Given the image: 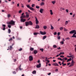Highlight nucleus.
Here are the masks:
<instances>
[{
    "instance_id": "79ce46f5",
    "label": "nucleus",
    "mask_w": 76,
    "mask_h": 76,
    "mask_svg": "<svg viewBox=\"0 0 76 76\" xmlns=\"http://www.w3.org/2000/svg\"><path fill=\"white\" fill-rule=\"evenodd\" d=\"M36 9H39V7L36 6Z\"/></svg>"
},
{
    "instance_id": "2f4dec72",
    "label": "nucleus",
    "mask_w": 76,
    "mask_h": 76,
    "mask_svg": "<svg viewBox=\"0 0 76 76\" xmlns=\"http://www.w3.org/2000/svg\"><path fill=\"white\" fill-rule=\"evenodd\" d=\"M10 16H11V15H10V14H9L8 15H7L8 18H10Z\"/></svg>"
},
{
    "instance_id": "7ed1b4c3",
    "label": "nucleus",
    "mask_w": 76,
    "mask_h": 76,
    "mask_svg": "<svg viewBox=\"0 0 76 76\" xmlns=\"http://www.w3.org/2000/svg\"><path fill=\"white\" fill-rule=\"evenodd\" d=\"M26 6H27L28 8H29V9L31 10H32L33 11H34V9L32 7H30V6H29V5H26Z\"/></svg>"
},
{
    "instance_id": "c85d7f7f",
    "label": "nucleus",
    "mask_w": 76,
    "mask_h": 76,
    "mask_svg": "<svg viewBox=\"0 0 76 76\" xmlns=\"http://www.w3.org/2000/svg\"><path fill=\"white\" fill-rule=\"evenodd\" d=\"M8 32L9 34H10V32H11V30H10V28L8 30Z\"/></svg>"
},
{
    "instance_id": "680f3d73",
    "label": "nucleus",
    "mask_w": 76,
    "mask_h": 76,
    "mask_svg": "<svg viewBox=\"0 0 76 76\" xmlns=\"http://www.w3.org/2000/svg\"><path fill=\"white\" fill-rule=\"evenodd\" d=\"M66 39H70V38H69V37L67 38Z\"/></svg>"
},
{
    "instance_id": "1a4fd4ad",
    "label": "nucleus",
    "mask_w": 76,
    "mask_h": 76,
    "mask_svg": "<svg viewBox=\"0 0 76 76\" xmlns=\"http://www.w3.org/2000/svg\"><path fill=\"white\" fill-rule=\"evenodd\" d=\"M29 61H32L33 60V57L32 56H30L29 57Z\"/></svg>"
},
{
    "instance_id": "b1692460",
    "label": "nucleus",
    "mask_w": 76,
    "mask_h": 76,
    "mask_svg": "<svg viewBox=\"0 0 76 76\" xmlns=\"http://www.w3.org/2000/svg\"><path fill=\"white\" fill-rule=\"evenodd\" d=\"M29 17V14H26V18H28Z\"/></svg>"
},
{
    "instance_id": "69168bd1",
    "label": "nucleus",
    "mask_w": 76,
    "mask_h": 76,
    "mask_svg": "<svg viewBox=\"0 0 76 76\" xmlns=\"http://www.w3.org/2000/svg\"><path fill=\"white\" fill-rule=\"evenodd\" d=\"M58 71V69H56L55 70V71H56V72H57Z\"/></svg>"
},
{
    "instance_id": "4c0bfd02",
    "label": "nucleus",
    "mask_w": 76,
    "mask_h": 76,
    "mask_svg": "<svg viewBox=\"0 0 76 76\" xmlns=\"http://www.w3.org/2000/svg\"><path fill=\"white\" fill-rule=\"evenodd\" d=\"M40 50L42 51V52H43V51H44V49L43 48H40Z\"/></svg>"
},
{
    "instance_id": "ddd939ff",
    "label": "nucleus",
    "mask_w": 76,
    "mask_h": 76,
    "mask_svg": "<svg viewBox=\"0 0 76 76\" xmlns=\"http://www.w3.org/2000/svg\"><path fill=\"white\" fill-rule=\"evenodd\" d=\"M43 11H44V9H41L39 10V12L40 13H42V12H43Z\"/></svg>"
},
{
    "instance_id": "cd10ccee",
    "label": "nucleus",
    "mask_w": 76,
    "mask_h": 76,
    "mask_svg": "<svg viewBox=\"0 0 76 76\" xmlns=\"http://www.w3.org/2000/svg\"><path fill=\"white\" fill-rule=\"evenodd\" d=\"M47 38V36H45L43 37V39H45V38Z\"/></svg>"
},
{
    "instance_id": "5701e85b",
    "label": "nucleus",
    "mask_w": 76,
    "mask_h": 76,
    "mask_svg": "<svg viewBox=\"0 0 76 76\" xmlns=\"http://www.w3.org/2000/svg\"><path fill=\"white\" fill-rule=\"evenodd\" d=\"M71 60H72V58H70L69 59L67 60V62H69V61H71Z\"/></svg>"
},
{
    "instance_id": "c03bdc74",
    "label": "nucleus",
    "mask_w": 76,
    "mask_h": 76,
    "mask_svg": "<svg viewBox=\"0 0 76 76\" xmlns=\"http://www.w3.org/2000/svg\"><path fill=\"white\" fill-rule=\"evenodd\" d=\"M22 50V48H21L19 50V51H21Z\"/></svg>"
},
{
    "instance_id": "09e8293b",
    "label": "nucleus",
    "mask_w": 76,
    "mask_h": 76,
    "mask_svg": "<svg viewBox=\"0 0 76 76\" xmlns=\"http://www.w3.org/2000/svg\"><path fill=\"white\" fill-rule=\"evenodd\" d=\"M18 12L19 13H22V10H20V11H19Z\"/></svg>"
},
{
    "instance_id": "ea45409f",
    "label": "nucleus",
    "mask_w": 76,
    "mask_h": 76,
    "mask_svg": "<svg viewBox=\"0 0 76 76\" xmlns=\"http://www.w3.org/2000/svg\"><path fill=\"white\" fill-rule=\"evenodd\" d=\"M52 3H53V4H55V3H56V1H52Z\"/></svg>"
},
{
    "instance_id": "412c9836",
    "label": "nucleus",
    "mask_w": 76,
    "mask_h": 76,
    "mask_svg": "<svg viewBox=\"0 0 76 76\" xmlns=\"http://www.w3.org/2000/svg\"><path fill=\"white\" fill-rule=\"evenodd\" d=\"M40 6H43V5H44V3L43 2H42L40 4Z\"/></svg>"
},
{
    "instance_id": "f8f14e48",
    "label": "nucleus",
    "mask_w": 76,
    "mask_h": 76,
    "mask_svg": "<svg viewBox=\"0 0 76 76\" xmlns=\"http://www.w3.org/2000/svg\"><path fill=\"white\" fill-rule=\"evenodd\" d=\"M33 51L34 54H37V53H38V51L37 50H33Z\"/></svg>"
},
{
    "instance_id": "9d476101",
    "label": "nucleus",
    "mask_w": 76,
    "mask_h": 76,
    "mask_svg": "<svg viewBox=\"0 0 76 76\" xmlns=\"http://www.w3.org/2000/svg\"><path fill=\"white\" fill-rule=\"evenodd\" d=\"M35 19H36V24H38L39 23V21L38 20V19L37 17H35Z\"/></svg>"
},
{
    "instance_id": "6e6d98bb",
    "label": "nucleus",
    "mask_w": 76,
    "mask_h": 76,
    "mask_svg": "<svg viewBox=\"0 0 76 76\" xmlns=\"http://www.w3.org/2000/svg\"><path fill=\"white\" fill-rule=\"evenodd\" d=\"M46 61H47V63H50V61L49 60H47Z\"/></svg>"
},
{
    "instance_id": "20e7f679",
    "label": "nucleus",
    "mask_w": 76,
    "mask_h": 76,
    "mask_svg": "<svg viewBox=\"0 0 76 76\" xmlns=\"http://www.w3.org/2000/svg\"><path fill=\"white\" fill-rule=\"evenodd\" d=\"M76 32V31L75 30H73L69 32V34H74Z\"/></svg>"
},
{
    "instance_id": "6ab92c4d",
    "label": "nucleus",
    "mask_w": 76,
    "mask_h": 76,
    "mask_svg": "<svg viewBox=\"0 0 76 76\" xmlns=\"http://www.w3.org/2000/svg\"><path fill=\"white\" fill-rule=\"evenodd\" d=\"M62 64V66H66V64L65 63L64 64V62H62V63H61Z\"/></svg>"
},
{
    "instance_id": "393cba45",
    "label": "nucleus",
    "mask_w": 76,
    "mask_h": 76,
    "mask_svg": "<svg viewBox=\"0 0 76 76\" xmlns=\"http://www.w3.org/2000/svg\"><path fill=\"white\" fill-rule=\"evenodd\" d=\"M39 34V33H34V35H37V34Z\"/></svg>"
},
{
    "instance_id": "3c124183",
    "label": "nucleus",
    "mask_w": 76,
    "mask_h": 76,
    "mask_svg": "<svg viewBox=\"0 0 76 76\" xmlns=\"http://www.w3.org/2000/svg\"><path fill=\"white\" fill-rule=\"evenodd\" d=\"M58 39H60V36H58Z\"/></svg>"
},
{
    "instance_id": "f3484780",
    "label": "nucleus",
    "mask_w": 76,
    "mask_h": 76,
    "mask_svg": "<svg viewBox=\"0 0 76 76\" xmlns=\"http://www.w3.org/2000/svg\"><path fill=\"white\" fill-rule=\"evenodd\" d=\"M53 64L55 66H59L58 64H57V63H55Z\"/></svg>"
},
{
    "instance_id": "58836bf2",
    "label": "nucleus",
    "mask_w": 76,
    "mask_h": 76,
    "mask_svg": "<svg viewBox=\"0 0 76 76\" xmlns=\"http://www.w3.org/2000/svg\"><path fill=\"white\" fill-rule=\"evenodd\" d=\"M68 23V21H66L65 22V25H67Z\"/></svg>"
},
{
    "instance_id": "13d9d810",
    "label": "nucleus",
    "mask_w": 76,
    "mask_h": 76,
    "mask_svg": "<svg viewBox=\"0 0 76 76\" xmlns=\"http://www.w3.org/2000/svg\"><path fill=\"white\" fill-rule=\"evenodd\" d=\"M64 31H67V29H66L65 28H64Z\"/></svg>"
},
{
    "instance_id": "5fc2aeb1",
    "label": "nucleus",
    "mask_w": 76,
    "mask_h": 76,
    "mask_svg": "<svg viewBox=\"0 0 76 76\" xmlns=\"http://www.w3.org/2000/svg\"><path fill=\"white\" fill-rule=\"evenodd\" d=\"M54 35H57V32H55L54 34Z\"/></svg>"
},
{
    "instance_id": "4be33fe9",
    "label": "nucleus",
    "mask_w": 76,
    "mask_h": 76,
    "mask_svg": "<svg viewBox=\"0 0 76 76\" xmlns=\"http://www.w3.org/2000/svg\"><path fill=\"white\" fill-rule=\"evenodd\" d=\"M67 60V58H64L62 59V60L66 61Z\"/></svg>"
},
{
    "instance_id": "774afa93",
    "label": "nucleus",
    "mask_w": 76,
    "mask_h": 76,
    "mask_svg": "<svg viewBox=\"0 0 76 76\" xmlns=\"http://www.w3.org/2000/svg\"><path fill=\"white\" fill-rule=\"evenodd\" d=\"M16 59H14V62H16Z\"/></svg>"
},
{
    "instance_id": "864d4df0",
    "label": "nucleus",
    "mask_w": 76,
    "mask_h": 76,
    "mask_svg": "<svg viewBox=\"0 0 76 76\" xmlns=\"http://www.w3.org/2000/svg\"><path fill=\"white\" fill-rule=\"evenodd\" d=\"M5 29H6V28L5 27H3V31H5Z\"/></svg>"
},
{
    "instance_id": "72a5a7b5",
    "label": "nucleus",
    "mask_w": 76,
    "mask_h": 76,
    "mask_svg": "<svg viewBox=\"0 0 76 76\" xmlns=\"http://www.w3.org/2000/svg\"><path fill=\"white\" fill-rule=\"evenodd\" d=\"M12 46H13V45H12V46H10V50H12Z\"/></svg>"
},
{
    "instance_id": "2eb2a0df",
    "label": "nucleus",
    "mask_w": 76,
    "mask_h": 76,
    "mask_svg": "<svg viewBox=\"0 0 76 76\" xmlns=\"http://www.w3.org/2000/svg\"><path fill=\"white\" fill-rule=\"evenodd\" d=\"M26 18V16L25 15L22 16L20 17V19H21V18L23 19V18Z\"/></svg>"
},
{
    "instance_id": "bb28decb",
    "label": "nucleus",
    "mask_w": 76,
    "mask_h": 76,
    "mask_svg": "<svg viewBox=\"0 0 76 76\" xmlns=\"http://www.w3.org/2000/svg\"><path fill=\"white\" fill-rule=\"evenodd\" d=\"M67 57H72V59H73V58H74V56H67Z\"/></svg>"
},
{
    "instance_id": "37998d69",
    "label": "nucleus",
    "mask_w": 76,
    "mask_h": 76,
    "mask_svg": "<svg viewBox=\"0 0 76 76\" xmlns=\"http://www.w3.org/2000/svg\"><path fill=\"white\" fill-rule=\"evenodd\" d=\"M9 41H12V38H11L9 40Z\"/></svg>"
},
{
    "instance_id": "49530a36",
    "label": "nucleus",
    "mask_w": 76,
    "mask_h": 76,
    "mask_svg": "<svg viewBox=\"0 0 76 76\" xmlns=\"http://www.w3.org/2000/svg\"><path fill=\"white\" fill-rule=\"evenodd\" d=\"M45 61H47L48 60V58H47V57H46L45 58Z\"/></svg>"
},
{
    "instance_id": "e2e57ef3",
    "label": "nucleus",
    "mask_w": 76,
    "mask_h": 76,
    "mask_svg": "<svg viewBox=\"0 0 76 76\" xmlns=\"http://www.w3.org/2000/svg\"><path fill=\"white\" fill-rule=\"evenodd\" d=\"M69 14L70 15H73V13L72 12H71L69 13Z\"/></svg>"
},
{
    "instance_id": "a19ab883",
    "label": "nucleus",
    "mask_w": 76,
    "mask_h": 76,
    "mask_svg": "<svg viewBox=\"0 0 76 76\" xmlns=\"http://www.w3.org/2000/svg\"><path fill=\"white\" fill-rule=\"evenodd\" d=\"M34 6H35V4H31V7H34Z\"/></svg>"
},
{
    "instance_id": "0e129e2a",
    "label": "nucleus",
    "mask_w": 76,
    "mask_h": 76,
    "mask_svg": "<svg viewBox=\"0 0 76 76\" xmlns=\"http://www.w3.org/2000/svg\"><path fill=\"white\" fill-rule=\"evenodd\" d=\"M75 16V14H73V18H74Z\"/></svg>"
},
{
    "instance_id": "c9c22d12",
    "label": "nucleus",
    "mask_w": 76,
    "mask_h": 76,
    "mask_svg": "<svg viewBox=\"0 0 76 76\" xmlns=\"http://www.w3.org/2000/svg\"><path fill=\"white\" fill-rule=\"evenodd\" d=\"M21 66V65H20V66L19 67V69L20 70H22V69L20 68Z\"/></svg>"
},
{
    "instance_id": "473e14b6",
    "label": "nucleus",
    "mask_w": 76,
    "mask_h": 76,
    "mask_svg": "<svg viewBox=\"0 0 76 76\" xmlns=\"http://www.w3.org/2000/svg\"><path fill=\"white\" fill-rule=\"evenodd\" d=\"M34 50V48H30V50L31 51H33Z\"/></svg>"
},
{
    "instance_id": "de8ad7c7",
    "label": "nucleus",
    "mask_w": 76,
    "mask_h": 76,
    "mask_svg": "<svg viewBox=\"0 0 76 76\" xmlns=\"http://www.w3.org/2000/svg\"><path fill=\"white\" fill-rule=\"evenodd\" d=\"M60 32H58L57 33V35L58 36H59L60 35Z\"/></svg>"
},
{
    "instance_id": "39448f33",
    "label": "nucleus",
    "mask_w": 76,
    "mask_h": 76,
    "mask_svg": "<svg viewBox=\"0 0 76 76\" xmlns=\"http://www.w3.org/2000/svg\"><path fill=\"white\" fill-rule=\"evenodd\" d=\"M74 61H73V60L72 59V62H71L72 64H71V65H70L69 67H72V66H73L74 65Z\"/></svg>"
},
{
    "instance_id": "4d7b16f0",
    "label": "nucleus",
    "mask_w": 76,
    "mask_h": 76,
    "mask_svg": "<svg viewBox=\"0 0 76 76\" xmlns=\"http://www.w3.org/2000/svg\"><path fill=\"white\" fill-rule=\"evenodd\" d=\"M66 11L67 13H68V12H69V10L68 9L66 10Z\"/></svg>"
},
{
    "instance_id": "c756f323",
    "label": "nucleus",
    "mask_w": 76,
    "mask_h": 76,
    "mask_svg": "<svg viewBox=\"0 0 76 76\" xmlns=\"http://www.w3.org/2000/svg\"><path fill=\"white\" fill-rule=\"evenodd\" d=\"M43 28L44 29H46L47 28V27L46 26H43Z\"/></svg>"
},
{
    "instance_id": "338daca9",
    "label": "nucleus",
    "mask_w": 76,
    "mask_h": 76,
    "mask_svg": "<svg viewBox=\"0 0 76 76\" xmlns=\"http://www.w3.org/2000/svg\"><path fill=\"white\" fill-rule=\"evenodd\" d=\"M70 64V63H67V66H69V64Z\"/></svg>"
},
{
    "instance_id": "a18cd8bd",
    "label": "nucleus",
    "mask_w": 76,
    "mask_h": 76,
    "mask_svg": "<svg viewBox=\"0 0 76 76\" xmlns=\"http://www.w3.org/2000/svg\"><path fill=\"white\" fill-rule=\"evenodd\" d=\"M8 26L9 28H11V26L10 25H8Z\"/></svg>"
},
{
    "instance_id": "bf43d9fd",
    "label": "nucleus",
    "mask_w": 76,
    "mask_h": 76,
    "mask_svg": "<svg viewBox=\"0 0 76 76\" xmlns=\"http://www.w3.org/2000/svg\"><path fill=\"white\" fill-rule=\"evenodd\" d=\"M51 74V72H50L48 74V75H50Z\"/></svg>"
},
{
    "instance_id": "a878e982",
    "label": "nucleus",
    "mask_w": 76,
    "mask_h": 76,
    "mask_svg": "<svg viewBox=\"0 0 76 76\" xmlns=\"http://www.w3.org/2000/svg\"><path fill=\"white\" fill-rule=\"evenodd\" d=\"M50 26L51 29H52V30H53V29H54V27H53V26H52V25H51V24L50 25Z\"/></svg>"
},
{
    "instance_id": "f03ea898",
    "label": "nucleus",
    "mask_w": 76,
    "mask_h": 76,
    "mask_svg": "<svg viewBox=\"0 0 76 76\" xmlns=\"http://www.w3.org/2000/svg\"><path fill=\"white\" fill-rule=\"evenodd\" d=\"M15 22L13 21V20H11L10 22L7 23V24H10V25H15Z\"/></svg>"
},
{
    "instance_id": "052dcab7",
    "label": "nucleus",
    "mask_w": 76,
    "mask_h": 76,
    "mask_svg": "<svg viewBox=\"0 0 76 76\" xmlns=\"http://www.w3.org/2000/svg\"><path fill=\"white\" fill-rule=\"evenodd\" d=\"M57 49H58V50H60V49H61V48L60 47H59Z\"/></svg>"
},
{
    "instance_id": "603ef678",
    "label": "nucleus",
    "mask_w": 76,
    "mask_h": 76,
    "mask_svg": "<svg viewBox=\"0 0 76 76\" xmlns=\"http://www.w3.org/2000/svg\"><path fill=\"white\" fill-rule=\"evenodd\" d=\"M13 74H16V72L15 71H13Z\"/></svg>"
},
{
    "instance_id": "9b49d317",
    "label": "nucleus",
    "mask_w": 76,
    "mask_h": 76,
    "mask_svg": "<svg viewBox=\"0 0 76 76\" xmlns=\"http://www.w3.org/2000/svg\"><path fill=\"white\" fill-rule=\"evenodd\" d=\"M76 32L74 33V34H73L72 36V38H76Z\"/></svg>"
},
{
    "instance_id": "8fccbe9b",
    "label": "nucleus",
    "mask_w": 76,
    "mask_h": 76,
    "mask_svg": "<svg viewBox=\"0 0 76 76\" xmlns=\"http://www.w3.org/2000/svg\"><path fill=\"white\" fill-rule=\"evenodd\" d=\"M60 57H62V58H64V56H62L61 55L60 56Z\"/></svg>"
},
{
    "instance_id": "7c9ffc66",
    "label": "nucleus",
    "mask_w": 76,
    "mask_h": 76,
    "mask_svg": "<svg viewBox=\"0 0 76 76\" xmlns=\"http://www.w3.org/2000/svg\"><path fill=\"white\" fill-rule=\"evenodd\" d=\"M60 31H62V30H63V28L61 27H60Z\"/></svg>"
},
{
    "instance_id": "f257e3e1",
    "label": "nucleus",
    "mask_w": 76,
    "mask_h": 76,
    "mask_svg": "<svg viewBox=\"0 0 76 76\" xmlns=\"http://www.w3.org/2000/svg\"><path fill=\"white\" fill-rule=\"evenodd\" d=\"M25 25L26 26H27L28 25H32L33 24L32 21H27L25 23Z\"/></svg>"
},
{
    "instance_id": "0eeeda50",
    "label": "nucleus",
    "mask_w": 76,
    "mask_h": 76,
    "mask_svg": "<svg viewBox=\"0 0 76 76\" xmlns=\"http://www.w3.org/2000/svg\"><path fill=\"white\" fill-rule=\"evenodd\" d=\"M26 21V19L21 18L20 19L21 22H25Z\"/></svg>"
},
{
    "instance_id": "f704fd0d",
    "label": "nucleus",
    "mask_w": 76,
    "mask_h": 76,
    "mask_svg": "<svg viewBox=\"0 0 76 76\" xmlns=\"http://www.w3.org/2000/svg\"><path fill=\"white\" fill-rule=\"evenodd\" d=\"M53 48H57V46L56 45H53Z\"/></svg>"
},
{
    "instance_id": "6e6552de",
    "label": "nucleus",
    "mask_w": 76,
    "mask_h": 76,
    "mask_svg": "<svg viewBox=\"0 0 76 76\" xmlns=\"http://www.w3.org/2000/svg\"><path fill=\"white\" fill-rule=\"evenodd\" d=\"M64 41H65V40H64V38H63L62 41H61L60 43L61 44H64Z\"/></svg>"
},
{
    "instance_id": "423d86ee",
    "label": "nucleus",
    "mask_w": 76,
    "mask_h": 76,
    "mask_svg": "<svg viewBox=\"0 0 76 76\" xmlns=\"http://www.w3.org/2000/svg\"><path fill=\"white\" fill-rule=\"evenodd\" d=\"M40 33L41 34V35H45L46 34V32L45 31L42 32L40 31Z\"/></svg>"
},
{
    "instance_id": "e433bc0d",
    "label": "nucleus",
    "mask_w": 76,
    "mask_h": 76,
    "mask_svg": "<svg viewBox=\"0 0 76 76\" xmlns=\"http://www.w3.org/2000/svg\"><path fill=\"white\" fill-rule=\"evenodd\" d=\"M2 27H3V28H5V27H6V25L5 24H3L2 25Z\"/></svg>"
},
{
    "instance_id": "aec40b11",
    "label": "nucleus",
    "mask_w": 76,
    "mask_h": 76,
    "mask_svg": "<svg viewBox=\"0 0 76 76\" xmlns=\"http://www.w3.org/2000/svg\"><path fill=\"white\" fill-rule=\"evenodd\" d=\"M36 72L35 70H34L33 71L32 73L33 74H36Z\"/></svg>"
},
{
    "instance_id": "a211bd4d",
    "label": "nucleus",
    "mask_w": 76,
    "mask_h": 76,
    "mask_svg": "<svg viewBox=\"0 0 76 76\" xmlns=\"http://www.w3.org/2000/svg\"><path fill=\"white\" fill-rule=\"evenodd\" d=\"M50 14L51 15H53V10H50Z\"/></svg>"
},
{
    "instance_id": "dca6fc26",
    "label": "nucleus",
    "mask_w": 76,
    "mask_h": 76,
    "mask_svg": "<svg viewBox=\"0 0 76 76\" xmlns=\"http://www.w3.org/2000/svg\"><path fill=\"white\" fill-rule=\"evenodd\" d=\"M39 26L38 25H37L35 27V29H39Z\"/></svg>"
},
{
    "instance_id": "4468645a",
    "label": "nucleus",
    "mask_w": 76,
    "mask_h": 76,
    "mask_svg": "<svg viewBox=\"0 0 76 76\" xmlns=\"http://www.w3.org/2000/svg\"><path fill=\"white\" fill-rule=\"evenodd\" d=\"M36 67L37 68H39L41 67V64H39V65H37Z\"/></svg>"
}]
</instances>
